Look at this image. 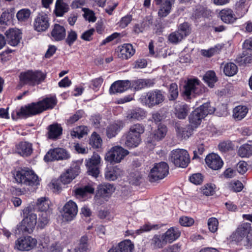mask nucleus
Returning a JSON list of instances; mask_svg holds the SVG:
<instances>
[{"label":"nucleus","mask_w":252,"mask_h":252,"mask_svg":"<svg viewBox=\"0 0 252 252\" xmlns=\"http://www.w3.org/2000/svg\"><path fill=\"white\" fill-rule=\"evenodd\" d=\"M23 219L21 221L19 229L24 232L32 233L37 224V215L33 212V208L29 206L23 210Z\"/></svg>","instance_id":"obj_4"},{"label":"nucleus","mask_w":252,"mask_h":252,"mask_svg":"<svg viewBox=\"0 0 252 252\" xmlns=\"http://www.w3.org/2000/svg\"><path fill=\"white\" fill-rule=\"evenodd\" d=\"M88 240L87 236H82L80 239L78 246L75 250L79 252H86L88 249Z\"/></svg>","instance_id":"obj_52"},{"label":"nucleus","mask_w":252,"mask_h":252,"mask_svg":"<svg viewBox=\"0 0 252 252\" xmlns=\"http://www.w3.org/2000/svg\"><path fill=\"white\" fill-rule=\"evenodd\" d=\"M215 185L207 184L201 188V192L206 196L212 195L215 192Z\"/></svg>","instance_id":"obj_56"},{"label":"nucleus","mask_w":252,"mask_h":252,"mask_svg":"<svg viewBox=\"0 0 252 252\" xmlns=\"http://www.w3.org/2000/svg\"><path fill=\"white\" fill-rule=\"evenodd\" d=\"M117 245L120 252H131L134 248L133 245L129 240L122 241Z\"/></svg>","instance_id":"obj_47"},{"label":"nucleus","mask_w":252,"mask_h":252,"mask_svg":"<svg viewBox=\"0 0 252 252\" xmlns=\"http://www.w3.org/2000/svg\"><path fill=\"white\" fill-rule=\"evenodd\" d=\"M47 136L49 139L56 140L62 135L63 129L57 123L50 125L47 128Z\"/></svg>","instance_id":"obj_31"},{"label":"nucleus","mask_w":252,"mask_h":252,"mask_svg":"<svg viewBox=\"0 0 252 252\" xmlns=\"http://www.w3.org/2000/svg\"><path fill=\"white\" fill-rule=\"evenodd\" d=\"M132 15L127 14L123 17L118 23L119 26L122 29L125 28L132 21Z\"/></svg>","instance_id":"obj_60"},{"label":"nucleus","mask_w":252,"mask_h":252,"mask_svg":"<svg viewBox=\"0 0 252 252\" xmlns=\"http://www.w3.org/2000/svg\"><path fill=\"white\" fill-rule=\"evenodd\" d=\"M14 178L18 183L24 184L31 186L39 185L40 180L32 170L23 169L16 172Z\"/></svg>","instance_id":"obj_6"},{"label":"nucleus","mask_w":252,"mask_h":252,"mask_svg":"<svg viewBox=\"0 0 252 252\" xmlns=\"http://www.w3.org/2000/svg\"><path fill=\"white\" fill-rule=\"evenodd\" d=\"M80 168L75 165L73 167H70L60 177V181L63 184L70 183L79 173Z\"/></svg>","instance_id":"obj_23"},{"label":"nucleus","mask_w":252,"mask_h":252,"mask_svg":"<svg viewBox=\"0 0 252 252\" xmlns=\"http://www.w3.org/2000/svg\"><path fill=\"white\" fill-rule=\"evenodd\" d=\"M5 34L8 43L13 46L17 45L22 38L21 32L18 29H9L6 32Z\"/></svg>","instance_id":"obj_25"},{"label":"nucleus","mask_w":252,"mask_h":252,"mask_svg":"<svg viewBox=\"0 0 252 252\" xmlns=\"http://www.w3.org/2000/svg\"><path fill=\"white\" fill-rule=\"evenodd\" d=\"M125 124L122 121H115L109 125L106 128V135L109 138L115 137L123 129Z\"/></svg>","instance_id":"obj_27"},{"label":"nucleus","mask_w":252,"mask_h":252,"mask_svg":"<svg viewBox=\"0 0 252 252\" xmlns=\"http://www.w3.org/2000/svg\"><path fill=\"white\" fill-rule=\"evenodd\" d=\"M179 222L182 226L189 227L193 224L194 221L191 218L183 216L180 218Z\"/></svg>","instance_id":"obj_61"},{"label":"nucleus","mask_w":252,"mask_h":252,"mask_svg":"<svg viewBox=\"0 0 252 252\" xmlns=\"http://www.w3.org/2000/svg\"><path fill=\"white\" fill-rule=\"evenodd\" d=\"M49 252H62L63 247L58 242L52 243L48 248Z\"/></svg>","instance_id":"obj_64"},{"label":"nucleus","mask_w":252,"mask_h":252,"mask_svg":"<svg viewBox=\"0 0 252 252\" xmlns=\"http://www.w3.org/2000/svg\"><path fill=\"white\" fill-rule=\"evenodd\" d=\"M100 157L94 153L91 158L86 159L85 165L88 169V174L94 177H97L99 173L98 164L100 162Z\"/></svg>","instance_id":"obj_16"},{"label":"nucleus","mask_w":252,"mask_h":252,"mask_svg":"<svg viewBox=\"0 0 252 252\" xmlns=\"http://www.w3.org/2000/svg\"><path fill=\"white\" fill-rule=\"evenodd\" d=\"M37 244V240L30 236L21 237L15 241V249L22 251H29Z\"/></svg>","instance_id":"obj_13"},{"label":"nucleus","mask_w":252,"mask_h":252,"mask_svg":"<svg viewBox=\"0 0 252 252\" xmlns=\"http://www.w3.org/2000/svg\"><path fill=\"white\" fill-rule=\"evenodd\" d=\"M115 190L114 185L110 183H103L98 186L97 194L105 199L109 198Z\"/></svg>","instance_id":"obj_22"},{"label":"nucleus","mask_w":252,"mask_h":252,"mask_svg":"<svg viewBox=\"0 0 252 252\" xmlns=\"http://www.w3.org/2000/svg\"><path fill=\"white\" fill-rule=\"evenodd\" d=\"M167 132V127L164 125H159L158 128L151 134V141L154 142L161 140L166 136Z\"/></svg>","instance_id":"obj_30"},{"label":"nucleus","mask_w":252,"mask_h":252,"mask_svg":"<svg viewBox=\"0 0 252 252\" xmlns=\"http://www.w3.org/2000/svg\"><path fill=\"white\" fill-rule=\"evenodd\" d=\"M15 151L22 157H29L33 152L32 144L27 141L20 142L16 145Z\"/></svg>","instance_id":"obj_24"},{"label":"nucleus","mask_w":252,"mask_h":252,"mask_svg":"<svg viewBox=\"0 0 252 252\" xmlns=\"http://www.w3.org/2000/svg\"><path fill=\"white\" fill-rule=\"evenodd\" d=\"M250 228V223H242L231 235V240L236 242H243L244 243L247 233H248Z\"/></svg>","instance_id":"obj_18"},{"label":"nucleus","mask_w":252,"mask_h":252,"mask_svg":"<svg viewBox=\"0 0 252 252\" xmlns=\"http://www.w3.org/2000/svg\"><path fill=\"white\" fill-rule=\"evenodd\" d=\"M194 128L192 126L189 125L185 127L178 128L177 133L182 138H188L192 134Z\"/></svg>","instance_id":"obj_46"},{"label":"nucleus","mask_w":252,"mask_h":252,"mask_svg":"<svg viewBox=\"0 0 252 252\" xmlns=\"http://www.w3.org/2000/svg\"><path fill=\"white\" fill-rule=\"evenodd\" d=\"M102 140L100 136L95 132L93 133L90 138L89 144L94 149L101 148Z\"/></svg>","instance_id":"obj_43"},{"label":"nucleus","mask_w":252,"mask_h":252,"mask_svg":"<svg viewBox=\"0 0 252 252\" xmlns=\"http://www.w3.org/2000/svg\"><path fill=\"white\" fill-rule=\"evenodd\" d=\"M189 106L186 104L177 105L175 107V115L180 119H184L189 111Z\"/></svg>","instance_id":"obj_40"},{"label":"nucleus","mask_w":252,"mask_h":252,"mask_svg":"<svg viewBox=\"0 0 252 252\" xmlns=\"http://www.w3.org/2000/svg\"><path fill=\"white\" fill-rule=\"evenodd\" d=\"M33 28L37 32H45L50 27V18L44 13H39L35 17L33 24Z\"/></svg>","instance_id":"obj_14"},{"label":"nucleus","mask_w":252,"mask_h":252,"mask_svg":"<svg viewBox=\"0 0 252 252\" xmlns=\"http://www.w3.org/2000/svg\"><path fill=\"white\" fill-rule=\"evenodd\" d=\"M248 109L245 106L239 105L235 107L233 110V117L236 121L243 119L248 113Z\"/></svg>","instance_id":"obj_39"},{"label":"nucleus","mask_w":252,"mask_h":252,"mask_svg":"<svg viewBox=\"0 0 252 252\" xmlns=\"http://www.w3.org/2000/svg\"><path fill=\"white\" fill-rule=\"evenodd\" d=\"M88 127L86 126H77L73 130L71 131L70 135L72 137L81 138L88 133Z\"/></svg>","instance_id":"obj_44"},{"label":"nucleus","mask_w":252,"mask_h":252,"mask_svg":"<svg viewBox=\"0 0 252 252\" xmlns=\"http://www.w3.org/2000/svg\"><path fill=\"white\" fill-rule=\"evenodd\" d=\"M215 110V108L210 106V102L204 103L190 114L189 116L190 125L194 128H196L200 125L203 118L208 114H213Z\"/></svg>","instance_id":"obj_3"},{"label":"nucleus","mask_w":252,"mask_h":252,"mask_svg":"<svg viewBox=\"0 0 252 252\" xmlns=\"http://www.w3.org/2000/svg\"><path fill=\"white\" fill-rule=\"evenodd\" d=\"M84 17L88 20L90 22H94L96 21V17L94 16V12L89 9L84 8Z\"/></svg>","instance_id":"obj_62"},{"label":"nucleus","mask_w":252,"mask_h":252,"mask_svg":"<svg viewBox=\"0 0 252 252\" xmlns=\"http://www.w3.org/2000/svg\"><path fill=\"white\" fill-rule=\"evenodd\" d=\"M220 49L219 46H216L208 50L203 49L201 51V54L206 57L210 58L219 52Z\"/></svg>","instance_id":"obj_57"},{"label":"nucleus","mask_w":252,"mask_h":252,"mask_svg":"<svg viewBox=\"0 0 252 252\" xmlns=\"http://www.w3.org/2000/svg\"><path fill=\"white\" fill-rule=\"evenodd\" d=\"M163 234L168 243H171L180 237L181 231L178 227L174 226L169 228Z\"/></svg>","instance_id":"obj_34"},{"label":"nucleus","mask_w":252,"mask_h":252,"mask_svg":"<svg viewBox=\"0 0 252 252\" xmlns=\"http://www.w3.org/2000/svg\"><path fill=\"white\" fill-rule=\"evenodd\" d=\"M169 173V166L167 163L161 162L155 164L151 170L149 174L150 181L155 182L161 180L165 177Z\"/></svg>","instance_id":"obj_10"},{"label":"nucleus","mask_w":252,"mask_h":252,"mask_svg":"<svg viewBox=\"0 0 252 252\" xmlns=\"http://www.w3.org/2000/svg\"><path fill=\"white\" fill-rule=\"evenodd\" d=\"M31 14V11L28 8H23L18 11L16 17L20 22L27 21Z\"/></svg>","instance_id":"obj_49"},{"label":"nucleus","mask_w":252,"mask_h":252,"mask_svg":"<svg viewBox=\"0 0 252 252\" xmlns=\"http://www.w3.org/2000/svg\"><path fill=\"white\" fill-rule=\"evenodd\" d=\"M130 83L128 80H118L114 82L110 86L109 92L110 94L122 93L127 90Z\"/></svg>","instance_id":"obj_20"},{"label":"nucleus","mask_w":252,"mask_h":252,"mask_svg":"<svg viewBox=\"0 0 252 252\" xmlns=\"http://www.w3.org/2000/svg\"><path fill=\"white\" fill-rule=\"evenodd\" d=\"M160 226L158 224H151L149 223L142 225L140 229L135 230L136 235L141 234L144 232H149L152 230H158Z\"/></svg>","instance_id":"obj_51"},{"label":"nucleus","mask_w":252,"mask_h":252,"mask_svg":"<svg viewBox=\"0 0 252 252\" xmlns=\"http://www.w3.org/2000/svg\"><path fill=\"white\" fill-rule=\"evenodd\" d=\"M46 74L41 71L28 70L20 73V83L23 85H29L34 86L44 81Z\"/></svg>","instance_id":"obj_5"},{"label":"nucleus","mask_w":252,"mask_h":252,"mask_svg":"<svg viewBox=\"0 0 252 252\" xmlns=\"http://www.w3.org/2000/svg\"><path fill=\"white\" fill-rule=\"evenodd\" d=\"M146 117V112L141 108H137L128 111L126 118L129 121H140Z\"/></svg>","instance_id":"obj_32"},{"label":"nucleus","mask_w":252,"mask_h":252,"mask_svg":"<svg viewBox=\"0 0 252 252\" xmlns=\"http://www.w3.org/2000/svg\"><path fill=\"white\" fill-rule=\"evenodd\" d=\"M55 97H50L43 98L36 102H32L21 107L17 112L19 117H29L41 114L47 109H52L56 104Z\"/></svg>","instance_id":"obj_1"},{"label":"nucleus","mask_w":252,"mask_h":252,"mask_svg":"<svg viewBox=\"0 0 252 252\" xmlns=\"http://www.w3.org/2000/svg\"><path fill=\"white\" fill-rule=\"evenodd\" d=\"M238 71L237 65L232 63H226L224 67L223 72L225 74L228 76H232L235 75Z\"/></svg>","instance_id":"obj_50"},{"label":"nucleus","mask_w":252,"mask_h":252,"mask_svg":"<svg viewBox=\"0 0 252 252\" xmlns=\"http://www.w3.org/2000/svg\"><path fill=\"white\" fill-rule=\"evenodd\" d=\"M129 152L120 146L113 147L106 154L105 159L110 162L119 163L128 154Z\"/></svg>","instance_id":"obj_11"},{"label":"nucleus","mask_w":252,"mask_h":252,"mask_svg":"<svg viewBox=\"0 0 252 252\" xmlns=\"http://www.w3.org/2000/svg\"><path fill=\"white\" fill-rule=\"evenodd\" d=\"M50 214L49 212H44L39 214L38 219L37 220L38 228L43 229L48 224Z\"/></svg>","instance_id":"obj_42"},{"label":"nucleus","mask_w":252,"mask_h":252,"mask_svg":"<svg viewBox=\"0 0 252 252\" xmlns=\"http://www.w3.org/2000/svg\"><path fill=\"white\" fill-rule=\"evenodd\" d=\"M228 188L234 192H240L243 188V184L239 181H233L228 184Z\"/></svg>","instance_id":"obj_55"},{"label":"nucleus","mask_w":252,"mask_h":252,"mask_svg":"<svg viewBox=\"0 0 252 252\" xmlns=\"http://www.w3.org/2000/svg\"><path fill=\"white\" fill-rule=\"evenodd\" d=\"M173 2L174 0H164L160 4V7L158 12V16L160 17L167 16L170 13L172 5Z\"/></svg>","instance_id":"obj_36"},{"label":"nucleus","mask_w":252,"mask_h":252,"mask_svg":"<svg viewBox=\"0 0 252 252\" xmlns=\"http://www.w3.org/2000/svg\"><path fill=\"white\" fill-rule=\"evenodd\" d=\"M203 79L211 88H213L214 86V84L217 81L216 74L213 71H207L204 75Z\"/></svg>","instance_id":"obj_45"},{"label":"nucleus","mask_w":252,"mask_h":252,"mask_svg":"<svg viewBox=\"0 0 252 252\" xmlns=\"http://www.w3.org/2000/svg\"><path fill=\"white\" fill-rule=\"evenodd\" d=\"M145 130V127L143 124H132L129 126L128 131L122 136L120 143L129 148H136L141 143V136Z\"/></svg>","instance_id":"obj_2"},{"label":"nucleus","mask_w":252,"mask_h":252,"mask_svg":"<svg viewBox=\"0 0 252 252\" xmlns=\"http://www.w3.org/2000/svg\"><path fill=\"white\" fill-rule=\"evenodd\" d=\"M78 35L77 32L73 30L68 31L67 37L65 39L66 43L69 46H72L77 39Z\"/></svg>","instance_id":"obj_54"},{"label":"nucleus","mask_w":252,"mask_h":252,"mask_svg":"<svg viewBox=\"0 0 252 252\" xmlns=\"http://www.w3.org/2000/svg\"><path fill=\"white\" fill-rule=\"evenodd\" d=\"M116 52L119 58L123 60H127L134 55L135 50L131 44H124L121 46L118 47L116 49Z\"/></svg>","instance_id":"obj_21"},{"label":"nucleus","mask_w":252,"mask_h":252,"mask_svg":"<svg viewBox=\"0 0 252 252\" xmlns=\"http://www.w3.org/2000/svg\"><path fill=\"white\" fill-rule=\"evenodd\" d=\"M190 32L189 26L188 23L181 24L178 30L171 32L168 37L169 41L174 44H177L185 38Z\"/></svg>","instance_id":"obj_9"},{"label":"nucleus","mask_w":252,"mask_h":252,"mask_svg":"<svg viewBox=\"0 0 252 252\" xmlns=\"http://www.w3.org/2000/svg\"><path fill=\"white\" fill-rule=\"evenodd\" d=\"M170 160L177 167L185 168L190 162L189 154L184 149H176L170 153Z\"/></svg>","instance_id":"obj_8"},{"label":"nucleus","mask_w":252,"mask_h":252,"mask_svg":"<svg viewBox=\"0 0 252 252\" xmlns=\"http://www.w3.org/2000/svg\"><path fill=\"white\" fill-rule=\"evenodd\" d=\"M201 82L197 78L188 79L184 86L183 94L186 99L199 94L202 92Z\"/></svg>","instance_id":"obj_7"},{"label":"nucleus","mask_w":252,"mask_h":252,"mask_svg":"<svg viewBox=\"0 0 252 252\" xmlns=\"http://www.w3.org/2000/svg\"><path fill=\"white\" fill-rule=\"evenodd\" d=\"M65 36L66 30L65 28L60 24H55L51 32L52 40L55 41H62L65 38Z\"/></svg>","instance_id":"obj_26"},{"label":"nucleus","mask_w":252,"mask_h":252,"mask_svg":"<svg viewBox=\"0 0 252 252\" xmlns=\"http://www.w3.org/2000/svg\"><path fill=\"white\" fill-rule=\"evenodd\" d=\"M238 155L242 157H249L252 155V145L244 144L241 146L238 152Z\"/></svg>","instance_id":"obj_48"},{"label":"nucleus","mask_w":252,"mask_h":252,"mask_svg":"<svg viewBox=\"0 0 252 252\" xmlns=\"http://www.w3.org/2000/svg\"><path fill=\"white\" fill-rule=\"evenodd\" d=\"M78 207L75 202L70 200L63 207V217L66 221L72 220L76 216Z\"/></svg>","instance_id":"obj_17"},{"label":"nucleus","mask_w":252,"mask_h":252,"mask_svg":"<svg viewBox=\"0 0 252 252\" xmlns=\"http://www.w3.org/2000/svg\"><path fill=\"white\" fill-rule=\"evenodd\" d=\"M50 204L51 202L48 198L41 197L37 199L35 207L40 213L44 212H49L51 213V211L50 209Z\"/></svg>","instance_id":"obj_35"},{"label":"nucleus","mask_w":252,"mask_h":252,"mask_svg":"<svg viewBox=\"0 0 252 252\" xmlns=\"http://www.w3.org/2000/svg\"><path fill=\"white\" fill-rule=\"evenodd\" d=\"M70 154L64 149L57 148L50 149L44 156L45 161L66 160L69 158Z\"/></svg>","instance_id":"obj_12"},{"label":"nucleus","mask_w":252,"mask_h":252,"mask_svg":"<svg viewBox=\"0 0 252 252\" xmlns=\"http://www.w3.org/2000/svg\"><path fill=\"white\" fill-rule=\"evenodd\" d=\"M208 226L209 230L214 233L216 232L218 228L219 221L216 218H210L208 220Z\"/></svg>","instance_id":"obj_58"},{"label":"nucleus","mask_w":252,"mask_h":252,"mask_svg":"<svg viewBox=\"0 0 252 252\" xmlns=\"http://www.w3.org/2000/svg\"><path fill=\"white\" fill-rule=\"evenodd\" d=\"M144 97V102L149 107H152L162 103L164 96L161 91L156 90L149 92L146 95L143 96Z\"/></svg>","instance_id":"obj_15"},{"label":"nucleus","mask_w":252,"mask_h":252,"mask_svg":"<svg viewBox=\"0 0 252 252\" xmlns=\"http://www.w3.org/2000/svg\"><path fill=\"white\" fill-rule=\"evenodd\" d=\"M237 61L242 65H247L252 62V55L246 54L244 52L240 57L237 58Z\"/></svg>","instance_id":"obj_59"},{"label":"nucleus","mask_w":252,"mask_h":252,"mask_svg":"<svg viewBox=\"0 0 252 252\" xmlns=\"http://www.w3.org/2000/svg\"><path fill=\"white\" fill-rule=\"evenodd\" d=\"M178 96V85L176 83L170 84L169 89L168 98L170 100H174Z\"/></svg>","instance_id":"obj_53"},{"label":"nucleus","mask_w":252,"mask_h":252,"mask_svg":"<svg viewBox=\"0 0 252 252\" xmlns=\"http://www.w3.org/2000/svg\"><path fill=\"white\" fill-rule=\"evenodd\" d=\"M122 172L117 166L107 167L105 170V178L108 181H115L122 174Z\"/></svg>","instance_id":"obj_29"},{"label":"nucleus","mask_w":252,"mask_h":252,"mask_svg":"<svg viewBox=\"0 0 252 252\" xmlns=\"http://www.w3.org/2000/svg\"><path fill=\"white\" fill-rule=\"evenodd\" d=\"M94 188L90 185L81 188H77L73 190L75 196L77 198L84 197L88 193H93Z\"/></svg>","instance_id":"obj_38"},{"label":"nucleus","mask_w":252,"mask_h":252,"mask_svg":"<svg viewBox=\"0 0 252 252\" xmlns=\"http://www.w3.org/2000/svg\"><path fill=\"white\" fill-rule=\"evenodd\" d=\"M205 162L209 168L215 170L220 169L223 164V162L220 157L214 153L207 155L205 158Z\"/></svg>","instance_id":"obj_19"},{"label":"nucleus","mask_w":252,"mask_h":252,"mask_svg":"<svg viewBox=\"0 0 252 252\" xmlns=\"http://www.w3.org/2000/svg\"><path fill=\"white\" fill-rule=\"evenodd\" d=\"M168 244L166 240L162 234L155 235L151 240V245L155 249H161Z\"/></svg>","instance_id":"obj_37"},{"label":"nucleus","mask_w":252,"mask_h":252,"mask_svg":"<svg viewBox=\"0 0 252 252\" xmlns=\"http://www.w3.org/2000/svg\"><path fill=\"white\" fill-rule=\"evenodd\" d=\"M189 181L195 185H199L203 182V176L200 173L193 174L189 177Z\"/></svg>","instance_id":"obj_63"},{"label":"nucleus","mask_w":252,"mask_h":252,"mask_svg":"<svg viewBox=\"0 0 252 252\" xmlns=\"http://www.w3.org/2000/svg\"><path fill=\"white\" fill-rule=\"evenodd\" d=\"M219 16L221 20L225 23L231 24L237 19V17L233 11L229 8H225L219 12Z\"/></svg>","instance_id":"obj_28"},{"label":"nucleus","mask_w":252,"mask_h":252,"mask_svg":"<svg viewBox=\"0 0 252 252\" xmlns=\"http://www.w3.org/2000/svg\"><path fill=\"white\" fill-rule=\"evenodd\" d=\"M69 10V5L63 0H57L54 13L57 17H62Z\"/></svg>","instance_id":"obj_33"},{"label":"nucleus","mask_w":252,"mask_h":252,"mask_svg":"<svg viewBox=\"0 0 252 252\" xmlns=\"http://www.w3.org/2000/svg\"><path fill=\"white\" fill-rule=\"evenodd\" d=\"M153 84V82L150 79H138L133 81L132 87L135 90H139L146 87H151Z\"/></svg>","instance_id":"obj_41"}]
</instances>
